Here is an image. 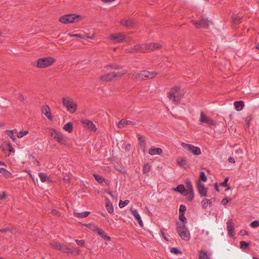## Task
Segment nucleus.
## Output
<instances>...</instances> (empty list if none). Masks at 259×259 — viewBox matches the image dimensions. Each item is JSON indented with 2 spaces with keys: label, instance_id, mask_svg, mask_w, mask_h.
Here are the masks:
<instances>
[{
  "label": "nucleus",
  "instance_id": "nucleus-47",
  "mask_svg": "<svg viewBox=\"0 0 259 259\" xmlns=\"http://www.w3.org/2000/svg\"><path fill=\"white\" fill-rule=\"evenodd\" d=\"M157 73L154 71H149V74H147L148 79H152L154 78L157 75Z\"/></svg>",
  "mask_w": 259,
  "mask_h": 259
},
{
  "label": "nucleus",
  "instance_id": "nucleus-20",
  "mask_svg": "<svg viewBox=\"0 0 259 259\" xmlns=\"http://www.w3.org/2000/svg\"><path fill=\"white\" fill-rule=\"evenodd\" d=\"M146 51H153L159 50L162 48V46L157 43L145 44Z\"/></svg>",
  "mask_w": 259,
  "mask_h": 259
},
{
  "label": "nucleus",
  "instance_id": "nucleus-54",
  "mask_svg": "<svg viewBox=\"0 0 259 259\" xmlns=\"http://www.w3.org/2000/svg\"><path fill=\"white\" fill-rule=\"evenodd\" d=\"M52 213L55 215V216H57V217H60V213L59 212V211H58L56 209H53L52 210Z\"/></svg>",
  "mask_w": 259,
  "mask_h": 259
},
{
  "label": "nucleus",
  "instance_id": "nucleus-14",
  "mask_svg": "<svg viewBox=\"0 0 259 259\" xmlns=\"http://www.w3.org/2000/svg\"><path fill=\"white\" fill-rule=\"evenodd\" d=\"M197 189L201 197H206L207 196V188L204 187L203 184L198 181L196 183Z\"/></svg>",
  "mask_w": 259,
  "mask_h": 259
},
{
  "label": "nucleus",
  "instance_id": "nucleus-63",
  "mask_svg": "<svg viewBox=\"0 0 259 259\" xmlns=\"http://www.w3.org/2000/svg\"><path fill=\"white\" fill-rule=\"evenodd\" d=\"M228 161L232 163H235V159L232 157H230L228 159Z\"/></svg>",
  "mask_w": 259,
  "mask_h": 259
},
{
  "label": "nucleus",
  "instance_id": "nucleus-9",
  "mask_svg": "<svg viewBox=\"0 0 259 259\" xmlns=\"http://www.w3.org/2000/svg\"><path fill=\"white\" fill-rule=\"evenodd\" d=\"M181 145L184 148L186 149L195 155H199L201 153V150L198 147L195 146L191 144H186L184 142L181 143Z\"/></svg>",
  "mask_w": 259,
  "mask_h": 259
},
{
  "label": "nucleus",
  "instance_id": "nucleus-38",
  "mask_svg": "<svg viewBox=\"0 0 259 259\" xmlns=\"http://www.w3.org/2000/svg\"><path fill=\"white\" fill-rule=\"evenodd\" d=\"M185 188L184 186L182 184L179 185L176 188H174V190L175 191H177L178 192H179L180 193H184V190Z\"/></svg>",
  "mask_w": 259,
  "mask_h": 259
},
{
  "label": "nucleus",
  "instance_id": "nucleus-51",
  "mask_svg": "<svg viewBox=\"0 0 259 259\" xmlns=\"http://www.w3.org/2000/svg\"><path fill=\"white\" fill-rule=\"evenodd\" d=\"M250 226L252 228H256V227H259V221L255 220V221L252 222L250 223Z\"/></svg>",
  "mask_w": 259,
  "mask_h": 259
},
{
  "label": "nucleus",
  "instance_id": "nucleus-41",
  "mask_svg": "<svg viewBox=\"0 0 259 259\" xmlns=\"http://www.w3.org/2000/svg\"><path fill=\"white\" fill-rule=\"evenodd\" d=\"M207 177L204 171H201L200 172L199 180L202 181L203 182H205L207 181Z\"/></svg>",
  "mask_w": 259,
  "mask_h": 259
},
{
  "label": "nucleus",
  "instance_id": "nucleus-12",
  "mask_svg": "<svg viewBox=\"0 0 259 259\" xmlns=\"http://www.w3.org/2000/svg\"><path fill=\"white\" fill-rule=\"evenodd\" d=\"M146 52L145 44L134 46L129 50L130 53H146Z\"/></svg>",
  "mask_w": 259,
  "mask_h": 259
},
{
  "label": "nucleus",
  "instance_id": "nucleus-22",
  "mask_svg": "<svg viewBox=\"0 0 259 259\" xmlns=\"http://www.w3.org/2000/svg\"><path fill=\"white\" fill-rule=\"evenodd\" d=\"M131 211L132 214L133 215V216L134 217L135 219L138 221L139 225L141 227H143V223L142 220V219L141 218L140 215L139 213V212L137 211V209H133L132 208H131Z\"/></svg>",
  "mask_w": 259,
  "mask_h": 259
},
{
  "label": "nucleus",
  "instance_id": "nucleus-48",
  "mask_svg": "<svg viewBox=\"0 0 259 259\" xmlns=\"http://www.w3.org/2000/svg\"><path fill=\"white\" fill-rule=\"evenodd\" d=\"M28 134V131H20L19 132L18 134H17V137L19 138H22L23 136L27 135Z\"/></svg>",
  "mask_w": 259,
  "mask_h": 259
},
{
  "label": "nucleus",
  "instance_id": "nucleus-34",
  "mask_svg": "<svg viewBox=\"0 0 259 259\" xmlns=\"http://www.w3.org/2000/svg\"><path fill=\"white\" fill-rule=\"evenodd\" d=\"M63 129L68 133H71L73 131V124L71 122H68L63 127Z\"/></svg>",
  "mask_w": 259,
  "mask_h": 259
},
{
  "label": "nucleus",
  "instance_id": "nucleus-29",
  "mask_svg": "<svg viewBox=\"0 0 259 259\" xmlns=\"http://www.w3.org/2000/svg\"><path fill=\"white\" fill-rule=\"evenodd\" d=\"M234 105L237 111L241 110L244 106V102L242 101H235Z\"/></svg>",
  "mask_w": 259,
  "mask_h": 259
},
{
  "label": "nucleus",
  "instance_id": "nucleus-49",
  "mask_svg": "<svg viewBox=\"0 0 259 259\" xmlns=\"http://www.w3.org/2000/svg\"><path fill=\"white\" fill-rule=\"evenodd\" d=\"M186 211V207L184 205H181L179 208V214H185Z\"/></svg>",
  "mask_w": 259,
  "mask_h": 259
},
{
  "label": "nucleus",
  "instance_id": "nucleus-19",
  "mask_svg": "<svg viewBox=\"0 0 259 259\" xmlns=\"http://www.w3.org/2000/svg\"><path fill=\"white\" fill-rule=\"evenodd\" d=\"M119 23L128 28H132L135 26V22L132 19H122L120 21Z\"/></svg>",
  "mask_w": 259,
  "mask_h": 259
},
{
  "label": "nucleus",
  "instance_id": "nucleus-25",
  "mask_svg": "<svg viewBox=\"0 0 259 259\" xmlns=\"http://www.w3.org/2000/svg\"><path fill=\"white\" fill-rule=\"evenodd\" d=\"M177 162L178 165L185 169L189 167V165L187 164L186 158L185 157H180L177 158Z\"/></svg>",
  "mask_w": 259,
  "mask_h": 259
},
{
  "label": "nucleus",
  "instance_id": "nucleus-50",
  "mask_svg": "<svg viewBox=\"0 0 259 259\" xmlns=\"http://www.w3.org/2000/svg\"><path fill=\"white\" fill-rule=\"evenodd\" d=\"M129 202L130 201L128 200H126L124 201H123L122 200H120L119 203V206L120 208H122V207H124L125 206H126L127 204H128Z\"/></svg>",
  "mask_w": 259,
  "mask_h": 259
},
{
  "label": "nucleus",
  "instance_id": "nucleus-21",
  "mask_svg": "<svg viewBox=\"0 0 259 259\" xmlns=\"http://www.w3.org/2000/svg\"><path fill=\"white\" fill-rule=\"evenodd\" d=\"M136 124V123L135 122L127 120L123 118L118 122V123H117V126L119 128H122V127L127 125H134Z\"/></svg>",
  "mask_w": 259,
  "mask_h": 259
},
{
  "label": "nucleus",
  "instance_id": "nucleus-10",
  "mask_svg": "<svg viewBox=\"0 0 259 259\" xmlns=\"http://www.w3.org/2000/svg\"><path fill=\"white\" fill-rule=\"evenodd\" d=\"M109 38L116 43H120L125 39V36L123 33H113L110 35Z\"/></svg>",
  "mask_w": 259,
  "mask_h": 259
},
{
  "label": "nucleus",
  "instance_id": "nucleus-53",
  "mask_svg": "<svg viewBox=\"0 0 259 259\" xmlns=\"http://www.w3.org/2000/svg\"><path fill=\"white\" fill-rule=\"evenodd\" d=\"M75 242L77 243V244L80 246H83L85 244V241L83 240H75Z\"/></svg>",
  "mask_w": 259,
  "mask_h": 259
},
{
  "label": "nucleus",
  "instance_id": "nucleus-36",
  "mask_svg": "<svg viewBox=\"0 0 259 259\" xmlns=\"http://www.w3.org/2000/svg\"><path fill=\"white\" fill-rule=\"evenodd\" d=\"M0 172L2 173L7 178L12 177V174L5 168H0Z\"/></svg>",
  "mask_w": 259,
  "mask_h": 259
},
{
  "label": "nucleus",
  "instance_id": "nucleus-30",
  "mask_svg": "<svg viewBox=\"0 0 259 259\" xmlns=\"http://www.w3.org/2000/svg\"><path fill=\"white\" fill-rule=\"evenodd\" d=\"M198 259H210L207 252L205 250H200L199 251Z\"/></svg>",
  "mask_w": 259,
  "mask_h": 259
},
{
  "label": "nucleus",
  "instance_id": "nucleus-45",
  "mask_svg": "<svg viewBox=\"0 0 259 259\" xmlns=\"http://www.w3.org/2000/svg\"><path fill=\"white\" fill-rule=\"evenodd\" d=\"M179 220L182 222L181 223L185 224L187 223V219L185 216V214H179Z\"/></svg>",
  "mask_w": 259,
  "mask_h": 259
},
{
  "label": "nucleus",
  "instance_id": "nucleus-55",
  "mask_svg": "<svg viewBox=\"0 0 259 259\" xmlns=\"http://www.w3.org/2000/svg\"><path fill=\"white\" fill-rule=\"evenodd\" d=\"M68 35L70 36H71V37H78V38H83L82 35L81 34H71V33H69Z\"/></svg>",
  "mask_w": 259,
  "mask_h": 259
},
{
  "label": "nucleus",
  "instance_id": "nucleus-11",
  "mask_svg": "<svg viewBox=\"0 0 259 259\" xmlns=\"http://www.w3.org/2000/svg\"><path fill=\"white\" fill-rule=\"evenodd\" d=\"M147 74H149V71L143 70L139 73L133 74L132 77L137 80H144L148 79Z\"/></svg>",
  "mask_w": 259,
  "mask_h": 259
},
{
  "label": "nucleus",
  "instance_id": "nucleus-1",
  "mask_svg": "<svg viewBox=\"0 0 259 259\" xmlns=\"http://www.w3.org/2000/svg\"><path fill=\"white\" fill-rule=\"evenodd\" d=\"M184 95L181 91V88L179 87L172 88L167 95V97L172 103L175 105L179 104Z\"/></svg>",
  "mask_w": 259,
  "mask_h": 259
},
{
  "label": "nucleus",
  "instance_id": "nucleus-35",
  "mask_svg": "<svg viewBox=\"0 0 259 259\" xmlns=\"http://www.w3.org/2000/svg\"><path fill=\"white\" fill-rule=\"evenodd\" d=\"M5 133L12 140L13 142H15L16 141V138L14 136V130H7L5 131Z\"/></svg>",
  "mask_w": 259,
  "mask_h": 259
},
{
  "label": "nucleus",
  "instance_id": "nucleus-23",
  "mask_svg": "<svg viewBox=\"0 0 259 259\" xmlns=\"http://www.w3.org/2000/svg\"><path fill=\"white\" fill-rule=\"evenodd\" d=\"M42 113L44 114L49 120H52L53 117L51 113V109L48 105L43 106L41 110Z\"/></svg>",
  "mask_w": 259,
  "mask_h": 259
},
{
  "label": "nucleus",
  "instance_id": "nucleus-40",
  "mask_svg": "<svg viewBox=\"0 0 259 259\" xmlns=\"http://www.w3.org/2000/svg\"><path fill=\"white\" fill-rule=\"evenodd\" d=\"M38 176L41 182L44 183L47 181L48 177L46 174L44 172H39L38 174Z\"/></svg>",
  "mask_w": 259,
  "mask_h": 259
},
{
  "label": "nucleus",
  "instance_id": "nucleus-61",
  "mask_svg": "<svg viewBox=\"0 0 259 259\" xmlns=\"http://www.w3.org/2000/svg\"><path fill=\"white\" fill-rule=\"evenodd\" d=\"M240 233L241 235H248V232L245 230H241Z\"/></svg>",
  "mask_w": 259,
  "mask_h": 259
},
{
  "label": "nucleus",
  "instance_id": "nucleus-43",
  "mask_svg": "<svg viewBox=\"0 0 259 259\" xmlns=\"http://www.w3.org/2000/svg\"><path fill=\"white\" fill-rule=\"evenodd\" d=\"M150 168H151V166L148 163L145 164L144 165V167H143V173L147 174V173L149 172V171L150 170Z\"/></svg>",
  "mask_w": 259,
  "mask_h": 259
},
{
  "label": "nucleus",
  "instance_id": "nucleus-6",
  "mask_svg": "<svg viewBox=\"0 0 259 259\" xmlns=\"http://www.w3.org/2000/svg\"><path fill=\"white\" fill-rule=\"evenodd\" d=\"M81 15L71 14L61 16L59 18V21L64 24L70 23L78 21V19L81 18Z\"/></svg>",
  "mask_w": 259,
  "mask_h": 259
},
{
  "label": "nucleus",
  "instance_id": "nucleus-33",
  "mask_svg": "<svg viewBox=\"0 0 259 259\" xmlns=\"http://www.w3.org/2000/svg\"><path fill=\"white\" fill-rule=\"evenodd\" d=\"M232 21L235 24H239L242 22V18L237 15H233L231 17Z\"/></svg>",
  "mask_w": 259,
  "mask_h": 259
},
{
  "label": "nucleus",
  "instance_id": "nucleus-39",
  "mask_svg": "<svg viewBox=\"0 0 259 259\" xmlns=\"http://www.w3.org/2000/svg\"><path fill=\"white\" fill-rule=\"evenodd\" d=\"M252 120V116L250 114L248 115L245 119V125L247 127H249L251 121Z\"/></svg>",
  "mask_w": 259,
  "mask_h": 259
},
{
  "label": "nucleus",
  "instance_id": "nucleus-17",
  "mask_svg": "<svg viewBox=\"0 0 259 259\" xmlns=\"http://www.w3.org/2000/svg\"><path fill=\"white\" fill-rule=\"evenodd\" d=\"M227 231L230 237H234L235 234L234 225L232 220H229L227 222Z\"/></svg>",
  "mask_w": 259,
  "mask_h": 259
},
{
  "label": "nucleus",
  "instance_id": "nucleus-13",
  "mask_svg": "<svg viewBox=\"0 0 259 259\" xmlns=\"http://www.w3.org/2000/svg\"><path fill=\"white\" fill-rule=\"evenodd\" d=\"M200 122L201 123H205L209 126L216 125L215 121L207 117L202 111L200 113Z\"/></svg>",
  "mask_w": 259,
  "mask_h": 259
},
{
  "label": "nucleus",
  "instance_id": "nucleus-5",
  "mask_svg": "<svg viewBox=\"0 0 259 259\" xmlns=\"http://www.w3.org/2000/svg\"><path fill=\"white\" fill-rule=\"evenodd\" d=\"M55 62L56 60L53 57H44L37 60L36 66L38 68H44L51 66Z\"/></svg>",
  "mask_w": 259,
  "mask_h": 259
},
{
  "label": "nucleus",
  "instance_id": "nucleus-28",
  "mask_svg": "<svg viewBox=\"0 0 259 259\" xmlns=\"http://www.w3.org/2000/svg\"><path fill=\"white\" fill-rule=\"evenodd\" d=\"M94 177L99 184H102L103 182H105L106 185H108L109 184L108 181L107 180H105L101 176L98 175H94Z\"/></svg>",
  "mask_w": 259,
  "mask_h": 259
},
{
  "label": "nucleus",
  "instance_id": "nucleus-18",
  "mask_svg": "<svg viewBox=\"0 0 259 259\" xmlns=\"http://www.w3.org/2000/svg\"><path fill=\"white\" fill-rule=\"evenodd\" d=\"M81 123L85 127L88 128L91 131L95 132L97 130L96 125L91 120H82L81 121Z\"/></svg>",
  "mask_w": 259,
  "mask_h": 259
},
{
  "label": "nucleus",
  "instance_id": "nucleus-8",
  "mask_svg": "<svg viewBox=\"0 0 259 259\" xmlns=\"http://www.w3.org/2000/svg\"><path fill=\"white\" fill-rule=\"evenodd\" d=\"M191 22L197 29L208 28L209 25V21L206 18H202L200 20H192Z\"/></svg>",
  "mask_w": 259,
  "mask_h": 259
},
{
  "label": "nucleus",
  "instance_id": "nucleus-52",
  "mask_svg": "<svg viewBox=\"0 0 259 259\" xmlns=\"http://www.w3.org/2000/svg\"><path fill=\"white\" fill-rule=\"evenodd\" d=\"M229 177H226L225 178V180L224 181V182H223L222 183L220 184V185L221 186H223L224 187H227V183H228V182L229 181Z\"/></svg>",
  "mask_w": 259,
  "mask_h": 259
},
{
  "label": "nucleus",
  "instance_id": "nucleus-44",
  "mask_svg": "<svg viewBox=\"0 0 259 259\" xmlns=\"http://www.w3.org/2000/svg\"><path fill=\"white\" fill-rule=\"evenodd\" d=\"M51 245L53 248H55V249L59 250H60V248L61 247V243H57V242H54V243H51Z\"/></svg>",
  "mask_w": 259,
  "mask_h": 259
},
{
  "label": "nucleus",
  "instance_id": "nucleus-7",
  "mask_svg": "<svg viewBox=\"0 0 259 259\" xmlns=\"http://www.w3.org/2000/svg\"><path fill=\"white\" fill-rule=\"evenodd\" d=\"M50 135L59 144L66 145L67 143L66 140L63 137L62 134H60L55 129L52 128L50 132Z\"/></svg>",
  "mask_w": 259,
  "mask_h": 259
},
{
  "label": "nucleus",
  "instance_id": "nucleus-2",
  "mask_svg": "<svg viewBox=\"0 0 259 259\" xmlns=\"http://www.w3.org/2000/svg\"><path fill=\"white\" fill-rule=\"evenodd\" d=\"M176 225L177 232L181 238L185 241L189 240L190 239V234L186 225L178 222L176 223Z\"/></svg>",
  "mask_w": 259,
  "mask_h": 259
},
{
  "label": "nucleus",
  "instance_id": "nucleus-4",
  "mask_svg": "<svg viewBox=\"0 0 259 259\" xmlns=\"http://www.w3.org/2000/svg\"><path fill=\"white\" fill-rule=\"evenodd\" d=\"M125 73V71L121 72H111L110 73L101 76L99 77V80L104 82L111 81L114 78H116L118 77L120 79L122 77V76H123Z\"/></svg>",
  "mask_w": 259,
  "mask_h": 259
},
{
  "label": "nucleus",
  "instance_id": "nucleus-57",
  "mask_svg": "<svg viewBox=\"0 0 259 259\" xmlns=\"http://www.w3.org/2000/svg\"><path fill=\"white\" fill-rule=\"evenodd\" d=\"M181 194L184 196H187V197L190 196V191L188 189H185L184 193H182Z\"/></svg>",
  "mask_w": 259,
  "mask_h": 259
},
{
  "label": "nucleus",
  "instance_id": "nucleus-37",
  "mask_svg": "<svg viewBox=\"0 0 259 259\" xmlns=\"http://www.w3.org/2000/svg\"><path fill=\"white\" fill-rule=\"evenodd\" d=\"M106 68H110L111 69H114V70H119L122 68V67L119 65H113V64H108L104 67Z\"/></svg>",
  "mask_w": 259,
  "mask_h": 259
},
{
  "label": "nucleus",
  "instance_id": "nucleus-31",
  "mask_svg": "<svg viewBox=\"0 0 259 259\" xmlns=\"http://www.w3.org/2000/svg\"><path fill=\"white\" fill-rule=\"evenodd\" d=\"M201 204L202 206V208L204 209H205L207 208L208 205H209L210 206L212 205L211 201L210 199L206 198L202 200L201 202Z\"/></svg>",
  "mask_w": 259,
  "mask_h": 259
},
{
  "label": "nucleus",
  "instance_id": "nucleus-42",
  "mask_svg": "<svg viewBox=\"0 0 259 259\" xmlns=\"http://www.w3.org/2000/svg\"><path fill=\"white\" fill-rule=\"evenodd\" d=\"M240 247L242 249H246L249 245V243L246 242L244 241H241L240 242Z\"/></svg>",
  "mask_w": 259,
  "mask_h": 259
},
{
  "label": "nucleus",
  "instance_id": "nucleus-59",
  "mask_svg": "<svg viewBox=\"0 0 259 259\" xmlns=\"http://www.w3.org/2000/svg\"><path fill=\"white\" fill-rule=\"evenodd\" d=\"M137 137H138V140H139V142H141V143H144V141L143 139V137H142V135H141L140 134H138L137 135Z\"/></svg>",
  "mask_w": 259,
  "mask_h": 259
},
{
  "label": "nucleus",
  "instance_id": "nucleus-26",
  "mask_svg": "<svg viewBox=\"0 0 259 259\" xmlns=\"http://www.w3.org/2000/svg\"><path fill=\"white\" fill-rule=\"evenodd\" d=\"M149 154L151 155H160L162 153V150L160 148L152 147L149 150Z\"/></svg>",
  "mask_w": 259,
  "mask_h": 259
},
{
  "label": "nucleus",
  "instance_id": "nucleus-3",
  "mask_svg": "<svg viewBox=\"0 0 259 259\" xmlns=\"http://www.w3.org/2000/svg\"><path fill=\"white\" fill-rule=\"evenodd\" d=\"M62 102L68 111L71 113L76 112L77 108V103L72 98L68 96L63 97L62 99Z\"/></svg>",
  "mask_w": 259,
  "mask_h": 259
},
{
  "label": "nucleus",
  "instance_id": "nucleus-56",
  "mask_svg": "<svg viewBox=\"0 0 259 259\" xmlns=\"http://www.w3.org/2000/svg\"><path fill=\"white\" fill-rule=\"evenodd\" d=\"M0 232L3 233H5V232H9L10 234L12 233V232L11 231V230L8 228L0 229Z\"/></svg>",
  "mask_w": 259,
  "mask_h": 259
},
{
  "label": "nucleus",
  "instance_id": "nucleus-27",
  "mask_svg": "<svg viewBox=\"0 0 259 259\" xmlns=\"http://www.w3.org/2000/svg\"><path fill=\"white\" fill-rule=\"evenodd\" d=\"M105 203H106V208L107 211L110 213H112L114 211L113 205H112V203L110 202V201L107 197H106V198H105Z\"/></svg>",
  "mask_w": 259,
  "mask_h": 259
},
{
  "label": "nucleus",
  "instance_id": "nucleus-60",
  "mask_svg": "<svg viewBox=\"0 0 259 259\" xmlns=\"http://www.w3.org/2000/svg\"><path fill=\"white\" fill-rule=\"evenodd\" d=\"M228 203V200L225 198L222 200V204L224 205H226Z\"/></svg>",
  "mask_w": 259,
  "mask_h": 259
},
{
  "label": "nucleus",
  "instance_id": "nucleus-46",
  "mask_svg": "<svg viewBox=\"0 0 259 259\" xmlns=\"http://www.w3.org/2000/svg\"><path fill=\"white\" fill-rule=\"evenodd\" d=\"M170 252L175 254H181L182 251L177 247H172L170 249Z\"/></svg>",
  "mask_w": 259,
  "mask_h": 259
},
{
  "label": "nucleus",
  "instance_id": "nucleus-62",
  "mask_svg": "<svg viewBox=\"0 0 259 259\" xmlns=\"http://www.w3.org/2000/svg\"><path fill=\"white\" fill-rule=\"evenodd\" d=\"M8 146L9 148V152H13L14 151V148H13L12 145L10 143H9L8 144Z\"/></svg>",
  "mask_w": 259,
  "mask_h": 259
},
{
  "label": "nucleus",
  "instance_id": "nucleus-32",
  "mask_svg": "<svg viewBox=\"0 0 259 259\" xmlns=\"http://www.w3.org/2000/svg\"><path fill=\"white\" fill-rule=\"evenodd\" d=\"M90 213V211H84L82 212H74V214L75 217L80 218H84L89 215Z\"/></svg>",
  "mask_w": 259,
  "mask_h": 259
},
{
  "label": "nucleus",
  "instance_id": "nucleus-16",
  "mask_svg": "<svg viewBox=\"0 0 259 259\" xmlns=\"http://www.w3.org/2000/svg\"><path fill=\"white\" fill-rule=\"evenodd\" d=\"M186 184L187 189L190 191V196L187 197V199L189 201H192L194 198V193L191 182L190 179H187L186 180Z\"/></svg>",
  "mask_w": 259,
  "mask_h": 259
},
{
  "label": "nucleus",
  "instance_id": "nucleus-15",
  "mask_svg": "<svg viewBox=\"0 0 259 259\" xmlns=\"http://www.w3.org/2000/svg\"><path fill=\"white\" fill-rule=\"evenodd\" d=\"M60 251L64 253H70L72 254H79V250H77L74 247L69 248L67 246L62 244L60 248Z\"/></svg>",
  "mask_w": 259,
  "mask_h": 259
},
{
  "label": "nucleus",
  "instance_id": "nucleus-64",
  "mask_svg": "<svg viewBox=\"0 0 259 259\" xmlns=\"http://www.w3.org/2000/svg\"><path fill=\"white\" fill-rule=\"evenodd\" d=\"M7 195L5 192L3 193V195H0V200H3L6 198Z\"/></svg>",
  "mask_w": 259,
  "mask_h": 259
},
{
  "label": "nucleus",
  "instance_id": "nucleus-24",
  "mask_svg": "<svg viewBox=\"0 0 259 259\" xmlns=\"http://www.w3.org/2000/svg\"><path fill=\"white\" fill-rule=\"evenodd\" d=\"M95 231L97 232L98 234L100 235L104 240L107 241H110L111 238L109 236L106 235L104 231L102 229L99 228H97Z\"/></svg>",
  "mask_w": 259,
  "mask_h": 259
},
{
  "label": "nucleus",
  "instance_id": "nucleus-58",
  "mask_svg": "<svg viewBox=\"0 0 259 259\" xmlns=\"http://www.w3.org/2000/svg\"><path fill=\"white\" fill-rule=\"evenodd\" d=\"M161 235L162 237V238L166 241H168V239L165 236V234L164 232L161 229L160 230Z\"/></svg>",
  "mask_w": 259,
  "mask_h": 259
}]
</instances>
